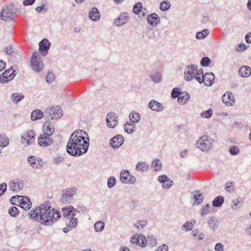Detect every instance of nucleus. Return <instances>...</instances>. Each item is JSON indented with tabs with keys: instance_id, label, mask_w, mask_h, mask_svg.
<instances>
[{
	"instance_id": "1",
	"label": "nucleus",
	"mask_w": 251,
	"mask_h": 251,
	"mask_svg": "<svg viewBox=\"0 0 251 251\" xmlns=\"http://www.w3.org/2000/svg\"><path fill=\"white\" fill-rule=\"evenodd\" d=\"M89 146V138L84 130H77L71 135L67 144V152L73 156L85 154Z\"/></svg>"
},
{
	"instance_id": "2",
	"label": "nucleus",
	"mask_w": 251,
	"mask_h": 251,
	"mask_svg": "<svg viewBox=\"0 0 251 251\" xmlns=\"http://www.w3.org/2000/svg\"><path fill=\"white\" fill-rule=\"evenodd\" d=\"M28 215L30 219L47 226L52 225L61 217L60 212L51 208L50 204L46 202L31 211Z\"/></svg>"
},
{
	"instance_id": "3",
	"label": "nucleus",
	"mask_w": 251,
	"mask_h": 251,
	"mask_svg": "<svg viewBox=\"0 0 251 251\" xmlns=\"http://www.w3.org/2000/svg\"><path fill=\"white\" fill-rule=\"evenodd\" d=\"M214 140L210 136L203 135L201 137L196 144V147L202 151H209L212 148Z\"/></svg>"
},
{
	"instance_id": "4",
	"label": "nucleus",
	"mask_w": 251,
	"mask_h": 251,
	"mask_svg": "<svg viewBox=\"0 0 251 251\" xmlns=\"http://www.w3.org/2000/svg\"><path fill=\"white\" fill-rule=\"evenodd\" d=\"M184 74L186 80H190L194 77L197 80V76L202 75V70H198L197 67L194 65L188 66L185 69Z\"/></svg>"
},
{
	"instance_id": "5",
	"label": "nucleus",
	"mask_w": 251,
	"mask_h": 251,
	"mask_svg": "<svg viewBox=\"0 0 251 251\" xmlns=\"http://www.w3.org/2000/svg\"><path fill=\"white\" fill-rule=\"evenodd\" d=\"M38 56V53L35 52L32 53L31 58V66L36 72H41L44 68L43 63L40 60Z\"/></svg>"
},
{
	"instance_id": "6",
	"label": "nucleus",
	"mask_w": 251,
	"mask_h": 251,
	"mask_svg": "<svg viewBox=\"0 0 251 251\" xmlns=\"http://www.w3.org/2000/svg\"><path fill=\"white\" fill-rule=\"evenodd\" d=\"M46 112L49 115L52 120L58 119L63 115L62 109L58 106L48 107L46 109Z\"/></svg>"
},
{
	"instance_id": "7",
	"label": "nucleus",
	"mask_w": 251,
	"mask_h": 251,
	"mask_svg": "<svg viewBox=\"0 0 251 251\" xmlns=\"http://www.w3.org/2000/svg\"><path fill=\"white\" fill-rule=\"evenodd\" d=\"M215 76L211 73H207L205 74L197 76V80L200 83L203 82L205 85L211 86L214 83Z\"/></svg>"
},
{
	"instance_id": "8",
	"label": "nucleus",
	"mask_w": 251,
	"mask_h": 251,
	"mask_svg": "<svg viewBox=\"0 0 251 251\" xmlns=\"http://www.w3.org/2000/svg\"><path fill=\"white\" fill-rule=\"evenodd\" d=\"M76 187L68 188L62 191L61 201L63 203H70L72 198L76 193Z\"/></svg>"
},
{
	"instance_id": "9",
	"label": "nucleus",
	"mask_w": 251,
	"mask_h": 251,
	"mask_svg": "<svg viewBox=\"0 0 251 251\" xmlns=\"http://www.w3.org/2000/svg\"><path fill=\"white\" fill-rule=\"evenodd\" d=\"M35 133L33 130H29L22 134L21 138L22 144L25 146L32 144L35 139Z\"/></svg>"
},
{
	"instance_id": "10",
	"label": "nucleus",
	"mask_w": 251,
	"mask_h": 251,
	"mask_svg": "<svg viewBox=\"0 0 251 251\" xmlns=\"http://www.w3.org/2000/svg\"><path fill=\"white\" fill-rule=\"evenodd\" d=\"M120 177L121 181L124 183L134 184L136 180L135 177L131 175L127 170L122 171Z\"/></svg>"
},
{
	"instance_id": "11",
	"label": "nucleus",
	"mask_w": 251,
	"mask_h": 251,
	"mask_svg": "<svg viewBox=\"0 0 251 251\" xmlns=\"http://www.w3.org/2000/svg\"><path fill=\"white\" fill-rule=\"evenodd\" d=\"M15 71L12 69H9L5 71L0 75V82L6 83L11 80L15 76Z\"/></svg>"
},
{
	"instance_id": "12",
	"label": "nucleus",
	"mask_w": 251,
	"mask_h": 251,
	"mask_svg": "<svg viewBox=\"0 0 251 251\" xmlns=\"http://www.w3.org/2000/svg\"><path fill=\"white\" fill-rule=\"evenodd\" d=\"M106 123L107 126L110 128H113L116 127L118 123V118L115 113L110 112L107 114Z\"/></svg>"
},
{
	"instance_id": "13",
	"label": "nucleus",
	"mask_w": 251,
	"mask_h": 251,
	"mask_svg": "<svg viewBox=\"0 0 251 251\" xmlns=\"http://www.w3.org/2000/svg\"><path fill=\"white\" fill-rule=\"evenodd\" d=\"M27 162L30 166L35 169H40L44 165V163L42 159L33 156L29 157L27 159Z\"/></svg>"
},
{
	"instance_id": "14",
	"label": "nucleus",
	"mask_w": 251,
	"mask_h": 251,
	"mask_svg": "<svg viewBox=\"0 0 251 251\" xmlns=\"http://www.w3.org/2000/svg\"><path fill=\"white\" fill-rule=\"evenodd\" d=\"M52 143L53 141L50 136L46 134H42L38 138V143L40 146L47 147Z\"/></svg>"
},
{
	"instance_id": "15",
	"label": "nucleus",
	"mask_w": 251,
	"mask_h": 251,
	"mask_svg": "<svg viewBox=\"0 0 251 251\" xmlns=\"http://www.w3.org/2000/svg\"><path fill=\"white\" fill-rule=\"evenodd\" d=\"M18 204L25 210H29L32 205L30 199L26 196H20V200H18Z\"/></svg>"
},
{
	"instance_id": "16",
	"label": "nucleus",
	"mask_w": 251,
	"mask_h": 251,
	"mask_svg": "<svg viewBox=\"0 0 251 251\" xmlns=\"http://www.w3.org/2000/svg\"><path fill=\"white\" fill-rule=\"evenodd\" d=\"M9 185L10 189L15 192L19 191L24 187L23 181L19 179H16L11 181Z\"/></svg>"
},
{
	"instance_id": "17",
	"label": "nucleus",
	"mask_w": 251,
	"mask_h": 251,
	"mask_svg": "<svg viewBox=\"0 0 251 251\" xmlns=\"http://www.w3.org/2000/svg\"><path fill=\"white\" fill-rule=\"evenodd\" d=\"M124 137L120 134L113 137L110 141V145L114 148H118L123 144Z\"/></svg>"
},
{
	"instance_id": "18",
	"label": "nucleus",
	"mask_w": 251,
	"mask_h": 251,
	"mask_svg": "<svg viewBox=\"0 0 251 251\" xmlns=\"http://www.w3.org/2000/svg\"><path fill=\"white\" fill-rule=\"evenodd\" d=\"M39 50L41 54L45 55L50 46V43L47 39H44L39 44Z\"/></svg>"
},
{
	"instance_id": "19",
	"label": "nucleus",
	"mask_w": 251,
	"mask_h": 251,
	"mask_svg": "<svg viewBox=\"0 0 251 251\" xmlns=\"http://www.w3.org/2000/svg\"><path fill=\"white\" fill-rule=\"evenodd\" d=\"M63 217L67 219L69 217L75 216V209L72 206L63 208L62 209Z\"/></svg>"
},
{
	"instance_id": "20",
	"label": "nucleus",
	"mask_w": 251,
	"mask_h": 251,
	"mask_svg": "<svg viewBox=\"0 0 251 251\" xmlns=\"http://www.w3.org/2000/svg\"><path fill=\"white\" fill-rule=\"evenodd\" d=\"M12 13L10 9H8L7 7H4L0 13V16L2 20L4 21H10L12 20Z\"/></svg>"
},
{
	"instance_id": "21",
	"label": "nucleus",
	"mask_w": 251,
	"mask_h": 251,
	"mask_svg": "<svg viewBox=\"0 0 251 251\" xmlns=\"http://www.w3.org/2000/svg\"><path fill=\"white\" fill-rule=\"evenodd\" d=\"M145 10V9H143V6L141 3H137L133 8L134 13L137 15L139 18H143L146 16Z\"/></svg>"
},
{
	"instance_id": "22",
	"label": "nucleus",
	"mask_w": 251,
	"mask_h": 251,
	"mask_svg": "<svg viewBox=\"0 0 251 251\" xmlns=\"http://www.w3.org/2000/svg\"><path fill=\"white\" fill-rule=\"evenodd\" d=\"M149 107L152 110L161 111L163 110V106L161 103L152 100L149 103Z\"/></svg>"
},
{
	"instance_id": "23",
	"label": "nucleus",
	"mask_w": 251,
	"mask_h": 251,
	"mask_svg": "<svg viewBox=\"0 0 251 251\" xmlns=\"http://www.w3.org/2000/svg\"><path fill=\"white\" fill-rule=\"evenodd\" d=\"M43 133L50 136L54 132V129L50 123L46 122L43 126Z\"/></svg>"
},
{
	"instance_id": "24",
	"label": "nucleus",
	"mask_w": 251,
	"mask_h": 251,
	"mask_svg": "<svg viewBox=\"0 0 251 251\" xmlns=\"http://www.w3.org/2000/svg\"><path fill=\"white\" fill-rule=\"evenodd\" d=\"M239 74L243 77H247L251 74V69L248 66H242L239 69Z\"/></svg>"
},
{
	"instance_id": "25",
	"label": "nucleus",
	"mask_w": 251,
	"mask_h": 251,
	"mask_svg": "<svg viewBox=\"0 0 251 251\" xmlns=\"http://www.w3.org/2000/svg\"><path fill=\"white\" fill-rule=\"evenodd\" d=\"M135 168L139 172H145L149 170V165L146 162L140 161L136 164Z\"/></svg>"
},
{
	"instance_id": "26",
	"label": "nucleus",
	"mask_w": 251,
	"mask_h": 251,
	"mask_svg": "<svg viewBox=\"0 0 251 251\" xmlns=\"http://www.w3.org/2000/svg\"><path fill=\"white\" fill-rule=\"evenodd\" d=\"M65 222L67 226L75 228L77 226L78 219L75 216L69 217L66 219Z\"/></svg>"
},
{
	"instance_id": "27",
	"label": "nucleus",
	"mask_w": 251,
	"mask_h": 251,
	"mask_svg": "<svg viewBox=\"0 0 251 251\" xmlns=\"http://www.w3.org/2000/svg\"><path fill=\"white\" fill-rule=\"evenodd\" d=\"M222 100L226 105H232L235 102L234 95H223Z\"/></svg>"
},
{
	"instance_id": "28",
	"label": "nucleus",
	"mask_w": 251,
	"mask_h": 251,
	"mask_svg": "<svg viewBox=\"0 0 251 251\" xmlns=\"http://www.w3.org/2000/svg\"><path fill=\"white\" fill-rule=\"evenodd\" d=\"M44 116L43 112L39 109H35L31 112V119L32 121H36L41 119Z\"/></svg>"
},
{
	"instance_id": "29",
	"label": "nucleus",
	"mask_w": 251,
	"mask_h": 251,
	"mask_svg": "<svg viewBox=\"0 0 251 251\" xmlns=\"http://www.w3.org/2000/svg\"><path fill=\"white\" fill-rule=\"evenodd\" d=\"M218 220L213 217H209L207 219L208 227L212 230H215L218 226Z\"/></svg>"
},
{
	"instance_id": "30",
	"label": "nucleus",
	"mask_w": 251,
	"mask_h": 251,
	"mask_svg": "<svg viewBox=\"0 0 251 251\" xmlns=\"http://www.w3.org/2000/svg\"><path fill=\"white\" fill-rule=\"evenodd\" d=\"M89 18L92 21H97L100 18V13L97 8H93L89 12Z\"/></svg>"
},
{
	"instance_id": "31",
	"label": "nucleus",
	"mask_w": 251,
	"mask_h": 251,
	"mask_svg": "<svg viewBox=\"0 0 251 251\" xmlns=\"http://www.w3.org/2000/svg\"><path fill=\"white\" fill-rule=\"evenodd\" d=\"M148 23L151 25H156L159 22V18L155 13L151 14L148 17Z\"/></svg>"
},
{
	"instance_id": "32",
	"label": "nucleus",
	"mask_w": 251,
	"mask_h": 251,
	"mask_svg": "<svg viewBox=\"0 0 251 251\" xmlns=\"http://www.w3.org/2000/svg\"><path fill=\"white\" fill-rule=\"evenodd\" d=\"M196 222L195 220H192L189 222H185L181 227L182 230L187 231L191 230L193 228Z\"/></svg>"
},
{
	"instance_id": "33",
	"label": "nucleus",
	"mask_w": 251,
	"mask_h": 251,
	"mask_svg": "<svg viewBox=\"0 0 251 251\" xmlns=\"http://www.w3.org/2000/svg\"><path fill=\"white\" fill-rule=\"evenodd\" d=\"M173 98L177 99L178 102L180 104H184L190 99V95H171Z\"/></svg>"
},
{
	"instance_id": "34",
	"label": "nucleus",
	"mask_w": 251,
	"mask_h": 251,
	"mask_svg": "<svg viewBox=\"0 0 251 251\" xmlns=\"http://www.w3.org/2000/svg\"><path fill=\"white\" fill-rule=\"evenodd\" d=\"M128 20V17L126 14H121L116 20V24L117 25H122L126 23Z\"/></svg>"
},
{
	"instance_id": "35",
	"label": "nucleus",
	"mask_w": 251,
	"mask_h": 251,
	"mask_svg": "<svg viewBox=\"0 0 251 251\" xmlns=\"http://www.w3.org/2000/svg\"><path fill=\"white\" fill-rule=\"evenodd\" d=\"M129 118L131 122L134 124L138 123L140 119L139 114L135 111H132L130 114Z\"/></svg>"
},
{
	"instance_id": "36",
	"label": "nucleus",
	"mask_w": 251,
	"mask_h": 251,
	"mask_svg": "<svg viewBox=\"0 0 251 251\" xmlns=\"http://www.w3.org/2000/svg\"><path fill=\"white\" fill-rule=\"evenodd\" d=\"M151 166L155 171H159L162 168V164L159 159H155L152 161Z\"/></svg>"
},
{
	"instance_id": "37",
	"label": "nucleus",
	"mask_w": 251,
	"mask_h": 251,
	"mask_svg": "<svg viewBox=\"0 0 251 251\" xmlns=\"http://www.w3.org/2000/svg\"><path fill=\"white\" fill-rule=\"evenodd\" d=\"M224 201V199L223 196H218L213 201L212 205L214 207H219L223 203Z\"/></svg>"
},
{
	"instance_id": "38",
	"label": "nucleus",
	"mask_w": 251,
	"mask_h": 251,
	"mask_svg": "<svg viewBox=\"0 0 251 251\" xmlns=\"http://www.w3.org/2000/svg\"><path fill=\"white\" fill-rule=\"evenodd\" d=\"M9 144L8 138L5 135H0V146L4 148L7 146Z\"/></svg>"
},
{
	"instance_id": "39",
	"label": "nucleus",
	"mask_w": 251,
	"mask_h": 251,
	"mask_svg": "<svg viewBox=\"0 0 251 251\" xmlns=\"http://www.w3.org/2000/svg\"><path fill=\"white\" fill-rule=\"evenodd\" d=\"M194 193H195L194 195L195 202L197 204H199L202 201L203 196L202 193L199 191L194 192Z\"/></svg>"
},
{
	"instance_id": "40",
	"label": "nucleus",
	"mask_w": 251,
	"mask_h": 251,
	"mask_svg": "<svg viewBox=\"0 0 251 251\" xmlns=\"http://www.w3.org/2000/svg\"><path fill=\"white\" fill-rule=\"evenodd\" d=\"M134 123H128L127 122L125 125V130L128 133H131L134 131L135 126Z\"/></svg>"
},
{
	"instance_id": "41",
	"label": "nucleus",
	"mask_w": 251,
	"mask_h": 251,
	"mask_svg": "<svg viewBox=\"0 0 251 251\" xmlns=\"http://www.w3.org/2000/svg\"><path fill=\"white\" fill-rule=\"evenodd\" d=\"M105 226L104 223L101 221H97L94 225V229L96 232L101 231Z\"/></svg>"
},
{
	"instance_id": "42",
	"label": "nucleus",
	"mask_w": 251,
	"mask_h": 251,
	"mask_svg": "<svg viewBox=\"0 0 251 251\" xmlns=\"http://www.w3.org/2000/svg\"><path fill=\"white\" fill-rule=\"evenodd\" d=\"M228 151L232 155H236L239 153L240 150L237 146L232 145L229 147Z\"/></svg>"
},
{
	"instance_id": "43",
	"label": "nucleus",
	"mask_w": 251,
	"mask_h": 251,
	"mask_svg": "<svg viewBox=\"0 0 251 251\" xmlns=\"http://www.w3.org/2000/svg\"><path fill=\"white\" fill-rule=\"evenodd\" d=\"M64 161V157L63 156L56 155L52 158V163L54 165H58Z\"/></svg>"
},
{
	"instance_id": "44",
	"label": "nucleus",
	"mask_w": 251,
	"mask_h": 251,
	"mask_svg": "<svg viewBox=\"0 0 251 251\" xmlns=\"http://www.w3.org/2000/svg\"><path fill=\"white\" fill-rule=\"evenodd\" d=\"M171 4L168 1H163L160 4V9L162 11H166L169 9Z\"/></svg>"
},
{
	"instance_id": "45",
	"label": "nucleus",
	"mask_w": 251,
	"mask_h": 251,
	"mask_svg": "<svg viewBox=\"0 0 251 251\" xmlns=\"http://www.w3.org/2000/svg\"><path fill=\"white\" fill-rule=\"evenodd\" d=\"M192 234L194 237L198 238L199 240H202L204 237V234L198 230H193Z\"/></svg>"
},
{
	"instance_id": "46",
	"label": "nucleus",
	"mask_w": 251,
	"mask_h": 251,
	"mask_svg": "<svg viewBox=\"0 0 251 251\" xmlns=\"http://www.w3.org/2000/svg\"><path fill=\"white\" fill-rule=\"evenodd\" d=\"M209 32L207 29H204L201 32H199L196 34V37L198 39H202L205 37L208 34Z\"/></svg>"
},
{
	"instance_id": "47",
	"label": "nucleus",
	"mask_w": 251,
	"mask_h": 251,
	"mask_svg": "<svg viewBox=\"0 0 251 251\" xmlns=\"http://www.w3.org/2000/svg\"><path fill=\"white\" fill-rule=\"evenodd\" d=\"M149 242V244H150L151 246H155L157 244L156 238L154 235H150L148 236L147 240H146V242Z\"/></svg>"
},
{
	"instance_id": "48",
	"label": "nucleus",
	"mask_w": 251,
	"mask_h": 251,
	"mask_svg": "<svg viewBox=\"0 0 251 251\" xmlns=\"http://www.w3.org/2000/svg\"><path fill=\"white\" fill-rule=\"evenodd\" d=\"M116 184V179L114 176H111L108 178L107 186L109 188H113Z\"/></svg>"
},
{
	"instance_id": "49",
	"label": "nucleus",
	"mask_w": 251,
	"mask_h": 251,
	"mask_svg": "<svg viewBox=\"0 0 251 251\" xmlns=\"http://www.w3.org/2000/svg\"><path fill=\"white\" fill-rule=\"evenodd\" d=\"M212 110L209 109L207 111L202 112L201 116L203 118H210L212 115Z\"/></svg>"
},
{
	"instance_id": "50",
	"label": "nucleus",
	"mask_w": 251,
	"mask_h": 251,
	"mask_svg": "<svg viewBox=\"0 0 251 251\" xmlns=\"http://www.w3.org/2000/svg\"><path fill=\"white\" fill-rule=\"evenodd\" d=\"M9 214L12 217H16L18 215V209L15 206L11 207L8 210Z\"/></svg>"
},
{
	"instance_id": "51",
	"label": "nucleus",
	"mask_w": 251,
	"mask_h": 251,
	"mask_svg": "<svg viewBox=\"0 0 251 251\" xmlns=\"http://www.w3.org/2000/svg\"><path fill=\"white\" fill-rule=\"evenodd\" d=\"M146 238L143 236H138L137 244L141 247H145L147 245Z\"/></svg>"
},
{
	"instance_id": "52",
	"label": "nucleus",
	"mask_w": 251,
	"mask_h": 251,
	"mask_svg": "<svg viewBox=\"0 0 251 251\" xmlns=\"http://www.w3.org/2000/svg\"><path fill=\"white\" fill-rule=\"evenodd\" d=\"M24 98V95H11V99L13 102L17 103Z\"/></svg>"
},
{
	"instance_id": "53",
	"label": "nucleus",
	"mask_w": 251,
	"mask_h": 251,
	"mask_svg": "<svg viewBox=\"0 0 251 251\" xmlns=\"http://www.w3.org/2000/svg\"><path fill=\"white\" fill-rule=\"evenodd\" d=\"M210 208V205L209 204H207L205 206H203L201 209V216H205L207 214H208Z\"/></svg>"
},
{
	"instance_id": "54",
	"label": "nucleus",
	"mask_w": 251,
	"mask_h": 251,
	"mask_svg": "<svg viewBox=\"0 0 251 251\" xmlns=\"http://www.w3.org/2000/svg\"><path fill=\"white\" fill-rule=\"evenodd\" d=\"M147 225V222L145 220H141L137 222L135 224V226L137 229H139L141 228H143Z\"/></svg>"
},
{
	"instance_id": "55",
	"label": "nucleus",
	"mask_w": 251,
	"mask_h": 251,
	"mask_svg": "<svg viewBox=\"0 0 251 251\" xmlns=\"http://www.w3.org/2000/svg\"><path fill=\"white\" fill-rule=\"evenodd\" d=\"M172 185L173 181L171 179H168L165 182L162 183V187L164 189H169L172 186Z\"/></svg>"
},
{
	"instance_id": "56",
	"label": "nucleus",
	"mask_w": 251,
	"mask_h": 251,
	"mask_svg": "<svg viewBox=\"0 0 251 251\" xmlns=\"http://www.w3.org/2000/svg\"><path fill=\"white\" fill-rule=\"evenodd\" d=\"M54 79V74L52 73L49 72L46 77V80L48 83H50L53 81Z\"/></svg>"
},
{
	"instance_id": "57",
	"label": "nucleus",
	"mask_w": 251,
	"mask_h": 251,
	"mask_svg": "<svg viewBox=\"0 0 251 251\" xmlns=\"http://www.w3.org/2000/svg\"><path fill=\"white\" fill-rule=\"evenodd\" d=\"M233 182H227L226 185V190L227 192H231L233 191L234 188Z\"/></svg>"
},
{
	"instance_id": "58",
	"label": "nucleus",
	"mask_w": 251,
	"mask_h": 251,
	"mask_svg": "<svg viewBox=\"0 0 251 251\" xmlns=\"http://www.w3.org/2000/svg\"><path fill=\"white\" fill-rule=\"evenodd\" d=\"M210 63V60L208 57H203L201 59V64L202 66H207Z\"/></svg>"
},
{
	"instance_id": "59",
	"label": "nucleus",
	"mask_w": 251,
	"mask_h": 251,
	"mask_svg": "<svg viewBox=\"0 0 251 251\" xmlns=\"http://www.w3.org/2000/svg\"><path fill=\"white\" fill-rule=\"evenodd\" d=\"M75 212H83L86 210V207L82 204H78L77 205V208H75Z\"/></svg>"
},
{
	"instance_id": "60",
	"label": "nucleus",
	"mask_w": 251,
	"mask_h": 251,
	"mask_svg": "<svg viewBox=\"0 0 251 251\" xmlns=\"http://www.w3.org/2000/svg\"><path fill=\"white\" fill-rule=\"evenodd\" d=\"M7 188V185L6 183H1L0 185V196L4 194Z\"/></svg>"
},
{
	"instance_id": "61",
	"label": "nucleus",
	"mask_w": 251,
	"mask_h": 251,
	"mask_svg": "<svg viewBox=\"0 0 251 251\" xmlns=\"http://www.w3.org/2000/svg\"><path fill=\"white\" fill-rule=\"evenodd\" d=\"M216 251H224V245L223 244L218 243H217L215 247Z\"/></svg>"
},
{
	"instance_id": "62",
	"label": "nucleus",
	"mask_w": 251,
	"mask_h": 251,
	"mask_svg": "<svg viewBox=\"0 0 251 251\" xmlns=\"http://www.w3.org/2000/svg\"><path fill=\"white\" fill-rule=\"evenodd\" d=\"M21 196H13L10 199V201L13 204H17L16 202L18 203V200H20Z\"/></svg>"
},
{
	"instance_id": "63",
	"label": "nucleus",
	"mask_w": 251,
	"mask_h": 251,
	"mask_svg": "<svg viewBox=\"0 0 251 251\" xmlns=\"http://www.w3.org/2000/svg\"><path fill=\"white\" fill-rule=\"evenodd\" d=\"M155 251H168L167 245L163 244L157 248Z\"/></svg>"
},
{
	"instance_id": "64",
	"label": "nucleus",
	"mask_w": 251,
	"mask_h": 251,
	"mask_svg": "<svg viewBox=\"0 0 251 251\" xmlns=\"http://www.w3.org/2000/svg\"><path fill=\"white\" fill-rule=\"evenodd\" d=\"M169 178L166 175H161L158 176V180L159 181L160 183L162 184L163 182H165Z\"/></svg>"
}]
</instances>
